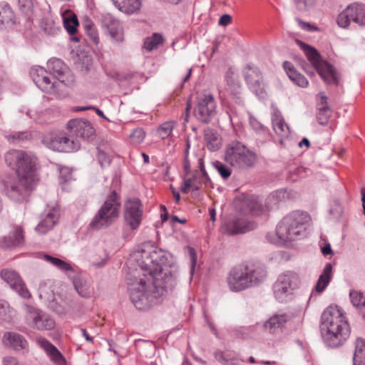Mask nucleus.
<instances>
[{
	"label": "nucleus",
	"mask_w": 365,
	"mask_h": 365,
	"mask_svg": "<svg viewBox=\"0 0 365 365\" xmlns=\"http://www.w3.org/2000/svg\"><path fill=\"white\" fill-rule=\"evenodd\" d=\"M267 277L263 266L240 264L233 267L227 277V283L232 292H238L262 283Z\"/></svg>",
	"instance_id": "nucleus-4"
},
{
	"label": "nucleus",
	"mask_w": 365,
	"mask_h": 365,
	"mask_svg": "<svg viewBox=\"0 0 365 365\" xmlns=\"http://www.w3.org/2000/svg\"><path fill=\"white\" fill-rule=\"evenodd\" d=\"M175 125H176L173 121H167L162 123L157 130L158 135L162 140L166 139L171 135Z\"/></svg>",
	"instance_id": "nucleus-45"
},
{
	"label": "nucleus",
	"mask_w": 365,
	"mask_h": 365,
	"mask_svg": "<svg viewBox=\"0 0 365 365\" xmlns=\"http://www.w3.org/2000/svg\"><path fill=\"white\" fill-rule=\"evenodd\" d=\"M297 8L300 11H307L314 6L317 0H294Z\"/></svg>",
	"instance_id": "nucleus-52"
},
{
	"label": "nucleus",
	"mask_w": 365,
	"mask_h": 365,
	"mask_svg": "<svg viewBox=\"0 0 365 365\" xmlns=\"http://www.w3.org/2000/svg\"><path fill=\"white\" fill-rule=\"evenodd\" d=\"M19 5L21 11L30 18L35 6L34 0H19Z\"/></svg>",
	"instance_id": "nucleus-50"
},
{
	"label": "nucleus",
	"mask_w": 365,
	"mask_h": 365,
	"mask_svg": "<svg viewBox=\"0 0 365 365\" xmlns=\"http://www.w3.org/2000/svg\"><path fill=\"white\" fill-rule=\"evenodd\" d=\"M254 223L243 217H229L224 223L225 231L229 235L245 233L255 228Z\"/></svg>",
	"instance_id": "nucleus-22"
},
{
	"label": "nucleus",
	"mask_w": 365,
	"mask_h": 365,
	"mask_svg": "<svg viewBox=\"0 0 365 365\" xmlns=\"http://www.w3.org/2000/svg\"><path fill=\"white\" fill-rule=\"evenodd\" d=\"M309 220V215L305 212L294 211L286 215L279 222L276 228L277 239L267 238L274 244L285 245L291 241L305 236L306 224Z\"/></svg>",
	"instance_id": "nucleus-5"
},
{
	"label": "nucleus",
	"mask_w": 365,
	"mask_h": 365,
	"mask_svg": "<svg viewBox=\"0 0 365 365\" xmlns=\"http://www.w3.org/2000/svg\"><path fill=\"white\" fill-rule=\"evenodd\" d=\"M115 7L128 14H132L140 10V0H111Z\"/></svg>",
	"instance_id": "nucleus-33"
},
{
	"label": "nucleus",
	"mask_w": 365,
	"mask_h": 365,
	"mask_svg": "<svg viewBox=\"0 0 365 365\" xmlns=\"http://www.w3.org/2000/svg\"><path fill=\"white\" fill-rule=\"evenodd\" d=\"M41 141L46 148L53 151L71 153L80 148L78 140L71 139L63 133H48L44 135Z\"/></svg>",
	"instance_id": "nucleus-10"
},
{
	"label": "nucleus",
	"mask_w": 365,
	"mask_h": 365,
	"mask_svg": "<svg viewBox=\"0 0 365 365\" xmlns=\"http://www.w3.org/2000/svg\"><path fill=\"white\" fill-rule=\"evenodd\" d=\"M47 68L59 83L70 87L75 83V76L68 67L59 58H51L47 63Z\"/></svg>",
	"instance_id": "nucleus-16"
},
{
	"label": "nucleus",
	"mask_w": 365,
	"mask_h": 365,
	"mask_svg": "<svg viewBox=\"0 0 365 365\" xmlns=\"http://www.w3.org/2000/svg\"><path fill=\"white\" fill-rule=\"evenodd\" d=\"M14 314V310L11 309L9 304L4 300H0V320L9 321Z\"/></svg>",
	"instance_id": "nucleus-47"
},
{
	"label": "nucleus",
	"mask_w": 365,
	"mask_h": 365,
	"mask_svg": "<svg viewBox=\"0 0 365 365\" xmlns=\"http://www.w3.org/2000/svg\"><path fill=\"white\" fill-rule=\"evenodd\" d=\"M300 46L308 60L324 81L329 84L338 85L339 76L336 69L329 63L322 61L314 48L302 42H300Z\"/></svg>",
	"instance_id": "nucleus-8"
},
{
	"label": "nucleus",
	"mask_w": 365,
	"mask_h": 365,
	"mask_svg": "<svg viewBox=\"0 0 365 365\" xmlns=\"http://www.w3.org/2000/svg\"><path fill=\"white\" fill-rule=\"evenodd\" d=\"M215 358L223 365H241V362L231 360L228 354L220 351L215 353Z\"/></svg>",
	"instance_id": "nucleus-51"
},
{
	"label": "nucleus",
	"mask_w": 365,
	"mask_h": 365,
	"mask_svg": "<svg viewBox=\"0 0 365 365\" xmlns=\"http://www.w3.org/2000/svg\"><path fill=\"white\" fill-rule=\"evenodd\" d=\"M287 197L284 190H278L273 192L267 199V203L270 206L277 205Z\"/></svg>",
	"instance_id": "nucleus-46"
},
{
	"label": "nucleus",
	"mask_w": 365,
	"mask_h": 365,
	"mask_svg": "<svg viewBox=\"0 0 365 365\" xmlns=\"http://www.w3.org/2000/svg\"><path fill=\"white\" fill-rule=\"evenodd\" d=\"M171 220L173 222H178L180 224H185L186 222L185 219H179L178 217L175 215L172 216Z\"/></svg>",
	"instance_id": "nucleus-64"
},
{
	"label": "nucleus",
	"mask_w": 365,
	"mask_h": 365,
	"mask_svg": "<svg viewBox=\"0 0 365 365\" xmlns=\"http://www.w3.org/2000/svg\"><path fill=\"white\" fill-rule=\"evenodd\" d=\"M257 159L255 153L240 141H232L225 148L224 160L236 170H245L252 168Z\"/></svg>",
	"instance_id": "nucleus-7"
},
{
	"label": "nucleus",
	"mask_w": 365,
	"mask_h": 365,
	"mask_svg": "<svg viewBox=\"0 0 365 365\" xmlns=\"http://www.w3.org/2000/svg\"><path fill=\"white\" fill-rule=\"evenodd\" d=\"M136 348L141 355L150 357L155 351V345L149 341L139 340L135 344Z\"/></svg>",
	"instance_id": "nucleus-42"
},
{
	"label": "nucleus",
	"mask_w": 365,
	"mask_h": 365,
	"mask_svg": "<svg viewBox=\"0 0 365 365\" xmlns=\"http://www.w3.org/2000/svg\"><path fill=\"white\" fill-rule=\"evenodd\" d=\"M163 36L155 33L151 36L147 37L144 41L143 48L148 51H151L158 48L160 44L163 43Z\"/></svg>",
	"instance_id": "nucleus-40"
},
{
	"label": "nucleus",
	"mask_w": 365,
	"mask_h": 365,
	"mask_svg": "<svg viewBox=\"0 0 365 365\" xmlns=\"http://www.w3.org/2000/svg\"><path fill=\"white\" fill-rule=\"evenodd\" d=\"M101 22L106 32L111 39L116 42L123 40V33L119 21L110 14H103L101 16Z\"/></svg>",
	"instance_id": "nucleus-20"
},
{
	"label": "nucleus",
	"mask_w": 365,
	"mask_h": 365,
	"mask_svg": "<svg viewBox=\"0 0 365 365\" xmlns=\"http://www.w3.org/2000/svg\"><path fill=\"white\" fill-rule=\"evenodd\" d=\"M36 341L37 344L44 350L50 360L55 365H67L65 357L48 339L39 336L36 338Z\"/></svg>",
	"instance_id": "nucleus-23"
},
{
	"label": "nucleus",
	"mask_w": 365,
	"mask_h": 365,
	"mask_svg": "<svg viewBox=\"0 0 365 365\" xmlns=\"http://www.w3.org/2000/svg\"><path fill=\"white\" fill-rule=\"evenodd\" d=\"M6 164L16 170L18 179L8 183L6 195L16 202L26 201L37 184L35 170L37 159L22 150H11L5 154Z\"/></svg>",
	"instance_id": "nucleus-2"
},
{
	"label": "nucleus",
	"mask_w": 365,
	"mask_h": 365,
	"mask_svg": "<svg viewBox=\"0 0 365 365\" xmlns=\"http://www.w3.org/2000/svg\"><path fill=\"white\" fill-rule=\"evenodd\" d=\"M16 19L11 6L5 3L0 4V30L13 29Z\"/></svg>",
	"instance_id": "nucleus-29"
},
{
	"label": "nucleus",
	"mask_w": 365,
	"mask_h": 365,
	"mask_svg": "<svg viewBox=\"0 0 365 365\" xmlns=\"http://www.w3.org/2000/svg\"><path fill=\"white\" fill-rule=\"evenodd\" d=\"M353 365H365V340L361 338L355 341Z\"/></svg>",
	"instance_id": "nucleus-35"
},
{
	"label": "nucleus",
	"mask_w": 365,
	"mask_h": 365,
	"mask_svg": "<svg viewBox=\"0 0 365 365\" xmlns=\"http://www.w3.org/2000/svg\"><path fill=\"white\" fill-rule=\"evenodd\" d=\"M296 21H297L299 26L303 30L311 31L317 29L314 26L311 25L309 23L304 22L298 18L296 19Z\"/></svg>",
	"instance_id": "nucleus-57"
},
{
	"label": "nucleus",
	"mask_w": 365,
	"mask_h": 365,
	"mask_svg": "<svg viewBox=\"0 0 365 365\" xmlns=\"http://www.w3.org/2000/svg\"><path fill=\"white\" fill-rule=\"evenodd\" d=\"M73 285L78 294L84 298H88L92 294V289L91 286L81 279H75Z\"/></svg>",
	"instance_id": "nucleus-41"
},
{
	"label": "nucleus",
	"mask_w": 365,
	"mask_h": 365,
	"mask_svg": "<svg viewBox=\"0 0 365 365\" xmlns=\"http://www.w3.org/2000/svg\"><path fill=\"white\" fill-rule=\"evenodd\" d=\"M216 114V102L210 93L201 94L197 98L194 115L202 123H207Z\"/></svg>",
	"instance_id": "nucleus-14"
},
{
	"label": "nucleus",
	"mask_w": 365,
	"mask_h": 365,
	"mask_svg": "<svg viewBox=\"0 0 365 365\" xmlns=\"http://www.w3.org/2000/svg\"><path fill=\"white\" fill-rule=\"evenodd\" d=\"M60 217V212L52 208L46 214L41 215V220L36 225L35 230L39 234H46L58 223Z\"/></svg>",
	"instance_id": "nucleus-24"
},
{
	"label": "nucleus",
	"mask_w": 365,
	"mask_h": 365,
	"mask_svg": "<svg viewBox=\"0 0 365 365\" xmlns=\"http://www.w3.org/2000/svg\"><path fill=\"white\" fill-rule=\"evenodd\" d=\"M351 302L360 312H365V297L361 292L352 290L349 293Z\"/></svg>",
	"instance_id": "nucleus-43"
},
{
	"label": "nucleus",
	"mask_w": 365,
	"mask_h": 365,
	"mask_svg": "<svg viewBox=\"0 0 365 365\" xmlns=\"http://www.w3.org/2000/svg\"><path fill=\"white\" fill-rule=\"evenodd\" d=\"M27 324L38 330H51L55 327L54 320L47 314L32 306L26 307Z\"/></svg>",
	"instance_id": "nucleus-15"
},
{
	"label": "nucleus",
	"mask_w": 365,
	"mask_h": 365,
	"mask_svg": "<svg viewBox=\"0 0 365 365\" xmlns=\"http://www.w3.org/2000/svg\"><path fill=\"white\" fill-rule=\"evenodd\" d=\"M290 317L286 313L272 315L264 324V329L270 334L282 333Z\"/></svg>",
	"instance_id": "nucleus-26"
},
{
	"label": "nucleus",
	"mask_w": 365,
	"mask_h": 365,
	"mask_svg": "<svg viewBox=\"0 0 365 365\" xmlns=\"http://www.w3.org/2000/svg\"><path fill=\"white\" fill-rule=\"evenodd\" d=\"M81 334H82V336L86 339V340L88 342H93V339L89 336V334H88V332L86 331V329H82L81 330Z\"/></svg>",
	"instance_id": "nucleus-62"
},
{
	"label": "nucleus",
	"mask_w": 365,
	"mask_h": 365,
	"mask_svg": "<svg viewBox=\"0 0 365 365\" xmlns=\"http://www.w3.org/2000/svg\"><path fill=\"white\" fill-rule=\"evenodd\" d=\"M67 128L72 136L84 140H91L95 135V129L91 123L83 119H72L67 123Z\"/></svg>",
	"instance_id": "nucleus-18"
},
{
	"label": "nucleus",
	"mask_w": 365,
	"mask_h": 365,
	"mask_svg": "<svg viewBox=\"0 0 365 365\" xmlns=\"http://www.w3.org/2000/svg\"><path fill=\"white\" fill-rule=\"evenodd\" d=\"M322 252L324 255H329V254H331L332 253V250L331 248V245L330 244H327L325 245L322 248Z\"/></svg>",
	"instance_id": "nucleus-61"
},
{
	"label": "nucleus",
	"mask_w": 365,
	"mask_h": 365,
	"mask_svg": "<svg viewBox=\"0 0 365 365\" xmlns=\"http://www.w3.org/2000/svg\"><path fill=\"white\" fill-rule=\"evenodd\" d=\"M193 160L189 158L187 155V150L185 151V158L183 162V169L186 175L190 173L191 171V164L193 163Z\"/></svg>",
	"instance_id": "nucleus-56"
},
{
	"label": "nucleus",
	"mask_w": 365,
	"mask_h": 365,
	"mask_svg": "<svg viewBox=\"0 0 365 365\" xmlns=\"http://www.w3.org/2000/svg\"><path fill=\"white\" fill-rule=\"evenodd\" d=\"M319 98L317 103L318 113L317 115V119L319 124L325 125L329 122L331 111L328 106V98L326 96L324 93H319Z\"/></svg>",
	"instance_id": "nucleus-30"
},
{
	"label": "nucleus",
	"mask_w": 365,
	"mask_h": 365,
	"mask_svg": "<svg viewBox=\"0 0 365 365\" xmlns=\"http://www.w3.org/2000/svg\"><path fill=\"white\" fill-rule=\"evenodd\" d=\"M250 124L253 130L257 133H267V129L264 127L256 118L253 116L250 117Z\"/></svg>",
	"instance_id": "nucleus-53"
},
{
	"label": "nucleus",
	"mask_w": 365,
	"mask_h": 365,
	"mask_svg": "<svg viewBox=\"0 0 365 365\" xmlns=\"http://www.w3.org/2000/svg\"><path fill=\"white\" fill-rule=\"evenodd\" d=\"M2 341L5 346H9L17 351H27L29 343L25 337L14 331L5 332Z\"/></svg>",
	"instance_id": "nucleus-25"
},
{
	"label": "nucleus",
	"mask_w": 365,
	"mask_h": 365,
	"mask_svg": "<svg viewBox=\"0 0 365 365\" xmlns=\"http://www.w3.org/2000/svg\"><path fill=\"white\" fill-rule=\"evenodd\" d=\"M0 274L1 279L9 284L11 288L15 290L22 297L29 298L30 297L29 290L26 289L25 284L16 272L4 269L1 272Z\"/></svg>",
	"instance_id": "nucleus-21"
},
{
	"label": "nucleus",
	"mask_w": 365,
	"mask_h": 365,
	"mask_svg": "<svg viewBox=\"0 0 365 365\" xmlns=\"http://www.w3.org/2000/svg\"><path fill=\"white\" fill-rule=\"evenodd\" d=\"M120 205V195L113 190L91 220L89 227L99 230L112 225L119 217Z\"/></svg>",
	"instance_id": "nucleus-6"
},
{
	"label": "nucleus",
	"mask_w": 365,
	"mask_h": 365,
	"mask_svg": "<svg viewBox=\"0 0 365 365\" xmlns=\"http://www.w3.org/2000/svg\"><path fill=\"white\" fill-rule=\"evenodd\" d=\"M242 210L245 214H251L252 215H258L261 212L262 208V205L255 199L246 198L242 202Z\"/></svg>",
	"instance_id": "nucleus-36"
},
{
	"label": "nucleus",
	"mask_w": 365,
	"mask_h": 365,
	"mask_svg": "<svg viewBox=\"0 0 365 365\" xmlns=\"http://www.w3.org/2000/svg\"><path fill=\"white\" fill-rule=\"evenodd\" d=\"M78 25V18L74 14L68 17L63 18V26L68 34L71 36L76 34Z\"/></svg>",
	"instance_id": "nucleus-44"
},
{
	"label": "nucleus",
	"mask_w": 365,
	"mask_h": 365,
	"mask_svg": "<svg viewBox=\"0 0 365 365\" xmlns=\"http://www.w3.org/2000/svg\"><path fill=\"white\" fill-rule=\"evenodd\" d=\"M243 76L250 89L257 96L264 93L262 76L257 67L247 65L243 69Z\"/></svg>",
	"instance_id": "nucleus-19"
},
{
	"label": "nucleus",
	"mask_w": 365,
	"mask_h": 365,
	"mask_svg": "<svg viewBox=\"0 0 365 365\" xmlns=\"http://www.w3.org/2000/svg\"><path fill=\"white\" fill-rule=\"evenodd\" d=\"M303 145H305L307 148H309L310 147V142L309 140L306 138H304L299 143V146L300 148H302Z\"/></svg>",
	"instance_id": "nucleus-63"
},
{
	"label": "nucleus",
	"mask_w": 365,
	"mask_h": 365,
	"mask_svg": "<svg viewBox=\"0 0 365 365\" xmlns=\"http://www.w3.org/2000/svg\"><path fill=\"white\" fill-rule=\"evenodd\" d=\"M143 214V207L138 198L128 199L125 202V211L123 214L124 226L128 227L130 233L123 232L125 239L133 237V234L141 225Z\"/></svg>",
	"instance_id": "nucleus-9"
},
{
	"label": "nucleus",
	"mask_w": 365,
	"mask_h": 365,
	"mask_svg": "<svg viewBox=\"0 0 365 365\" xmlns=\"http://www.w3.org/2000/svg\"><path fill=\"white\" fill-rule=\"evenodd\" d=\"M272 127L276 134L281 137H287L289 134V127L284 120L279 111L276 110L272 116Z\"/></svg>",
	"instance_id": "nucleus-34"
},
{
	"label": "nucleus",
	"mask_w": 365,
	"mask_h": 365,
	"mask_svg": "<svg viewBox=\"0 0 365 365\" xmlns=\"http://www.w3.org/2000/svg\"><path fill=\"white\" fill-rule=\"evenodd\" d=\"M30 75L35 84L43 91L49 94H57L58 87L61 83L51 78L48 71L43 67L31 69Z\"/></svg>",
	"instance_id": "nucleus-17"
},
{
	"label": "nucleus",
	"mask_w": 365,
	"mask_h": 365,
	"mask_svg": "<svg viewBox=\"0 0 365 365\" xmlns=\"http://www.w3.org/2000/svg\"><path fill=\"white\" fill-rule=\"evenodd\" d=\"M297 276L291 272L279 275L273 285V292L276 299L280 302L287 301L297 286Z\"/></svg>",
	"instance_id": "nucleus-13"
},
{
	"label": "nucleus",
	"mask_w": 365,
	"mask_h": 365,
	"mask_svg": "<svg viewBox=\"0 0 365 365\" xmlns=\"http://www.w3.org/2000/svg\"><path fill=\"white\" fill-rule=\"evenodd\" d=\"M332 278V265L326 264L322 273L320 274L314 291L319 294L323 292Z\"/></svg>",
	"instance_id": "nucleus-32"
},
{
	"label": "nucleus",
	"mask_w": 365,
	"mask_h": 365,
	"mask_svg": "<svg viewBox=\"0 0 365 365\" xmlns=\"http://www.w3.org/2000/svg\"><path fill=\"white\" fill-rule=\"evenodd\" d=\"M41 28L48 36H55L60 31V26L50 17H44L41 22Z\"/></svg>",
	"instance_id": "nucleus-38"
},
{
	"label": "nucleus",
	"mask_w": 365,
	"mask_h": 365,
	"mask_svg": "<svg viewBox=\"0 0 365 365\" xmlns=\"http://www.w3.org/2000/svg\"><path fill=\"white\" fill-rule=\"evenodd\" d=\"M99 161L101 165L103 166L104 164H108L110 163V158L105 153L102 152L99 154Z\"/></svg>",
	"instance_id": "nucleus-60"
},
{
	"label": "nucleus",
	"mask_w": 365,
	"mask_h": 365,
	"mask_svg": "<svg viewBox=\"0 0 365 365\" xmlns=\"http://www.w3.org/2000/svg\"><path fill=\"white\" fill-rule=\"evenodd\" d=\"M82 26L85 31L88 29H91V28L95 26L93 21L88 16H85L82 20Z\"/></svg>",
	"instance_id": "nucleus-58"
},
{
	"label": "nucleus",
	"mask_w": 365,
	"mask_h": 365,
	"mask_svg": "<svg viewBox=\"0 0 365 365\" xmlns=\"http://www.w3.org/2000/svg\"><path fill=\"white\" fill-rule=\"evenodd\" d=\"M212 165L224 180H227L230 177L232 170L223 163L217 160L212 163Z\"/></svg>",
	"instance_id": "nucleus-48"
},
{
	"label": "nucleus",
	"mask_w": 365,
	"mask_h": 365,
	"mask_svg": "<svg viewBox=\"0 0 365 365\" xmlns=\"http://www.w3.org/2000/svg\"><path fill=\"white\" fill-rule=\"evenodd\" d=\"M232 21V17L229 14L222 15L219 19V24L220 26H227Z\"/></svg>",
	"instance_id": "nucleus-59"
},
{
	"label": "nucleus",
	"mask_w": 365,
	"mask_h": 365,
	"mask_svg": "<svg viewBox=\"0 0 365 365\" xmlns=\"http://www.w3.org/2000/svg\"><path fill=\"white\" fill-rule=\"evenodd\" d=\"M205 140L211 151L217 150L220 148V140L217 134L211 129L205 130Z\"/></svg>",
	"instance_id": "nucleus-39"
},
{
	"label": "nucleus",
	"mask_w": 365,
	"mask_h": 365,
	"mask_svg": "<svg viewBox=\"0 0 365 365\" xmlns=\"http://www.w3.org/2000/svg\"><path fill=\"white\" fill-rule=\"evenodd\" d=\"M225 80L227 82L226 91L228 93L233 96V98L236 99V102L238 103H241V91L242 86L239 82L236 75L233 70L230 68L225 74Z\"/></svg>",
	"instance_id": "nucleus-28"
},
{
	"label": "nucleus",
	"mask_w": 365,
	"mask_h": 365,
	"mask_svg": "<svg viewBox=\"0 0 365 365\" xmlns=\"http://www.w3.org/2000/svg\"><path fill=\"white\" fill-rule=\"evenodd\" d=\"M194 160L197 164L199 170H195L191 178H185L184 180V183L181 187L180 190L185 194H187L190 190L192 192L199 190L202 184L210 185L212 183L211 180L205 169L202 157L200 155L195 154L194 155Z\"/></svg>",
	"instance_id": "nucleus-12"
},
{
	"label": "nucleus",
	"mask_w": 365,
	"mask_h": 365,
	"mask_svg": "<svg viewBox=\"0 0 365 365\" xmlns=\"http://www.w3.org/2000/svg\"><path fill=\"white\" fill-rule=\"evenodd\" d=\"M145 138V132L141 128H136L130 134V142L134 145L140 144Z\"/></svg>",
	"instance_id": "nucleus-49"
},
{
	"label": "nucleus",
	"mask_w": 365,
	"mask_h": 365,
	"mask_svg": "<svg viewBox=\"0 0 365 365\" xmlns=\"http://www.w3.org/2000/svg\"><path fill=\"white\" fill-rule=\"evenodd\" d=\"M43 259L46 262L58 269L59 270L64 272H73V267L71 264L66 261L62 260L59 258L51 256L49 255H44L43 257Z\"/></svg>",
	"instance_id": "nucleus-37"
},
{
	"label": "nucleus",
	"mask_w": 365,
	"mask_h": 365,
	"mask_svg": "<svg viewBox=\"0 0 365 365\" xmlns=\"http://www.w3.org/2000/svg\"><path fill=\"white\" fill-rule=\"evenodd\" d=\"M189 255L190 258V274L192 275L194 273L195 267L197 263V255L193 248H189Z\"/></svg>",
	"instance_id": "nucleus-55"
},
{
	"label": "nucleus",
	"mask_w": 365,
	"mask_h": 365,
	"mask_svg": "<svg viewBox=\"0 0 365 365\" xmlns=\"http://www.w3.org/2000/svg\"><path fill=\"white\" fill-rule=\"evenodd\" d=\"M283 68L286 71L289 78L297 86L306 88L309 82L307 79L301 73H299L294 68L293 64L289 61L283 63Z\"/></svg>",
	"instance_id": "nucleus-31"
},
{
	"label": "nucleus",
	"mask_w": 365,
	"mask_h": 365,
	"mask_svg": "<svg viewBox=\"0 0 365 365\" xmlns=\"http://www.w3.org/2000/svg\"><path fill=\"white\" fill-rule=\"evenodd\" d=\"M321 329L324 342L330 348L342 346L351 333L348 321L338 306H329L323 312Z\"/></svg>",
	"instance_id": "nucleus-3"
},
{
	"label": "nucleus",
	"mask_w": 365,
	"mask_h": 365,
	"mask_svg": "<svg viewBox=\"0 0 365 365\" xmlns=\"http://www.w3.org/2000/svg\"><path fill=\"white\" fill-rule=\"evenodd\" d=\"M24 240L21 227L15 226L8 235L0 237V248L7 249L19 246L24 242Z\"/></svg>",
	"instance_id": "nucleus-27"
},
{
	"label": "nucleus",
	"mask_w": 365,
	"mask_h": 365,
	"mask_svg": "<svg viewBox=\"0 0 365 365\" xmlns=\"http://www.w3.org/2000/svg\"><path fill=\"white\" fill-rule=\"evenodd\" d=\"M168 255L150 242L143 244L140 269L127 279L130 300L138 309L148 308L150 297L157 298L173 286L175 277L168 269Z\"/></svg>",
	"instance_id": "nucleus-1"
},
{
	"label": "nucleus",
	"mask_w": 365,
	"mask_h": 365,
	"mask_svg": "<svg viewBox=\"0 0 365 365\" xmlns=\"http://www.w3.org/2000/svg\"><path fill=\"white\" fill-rule=\"evenodd\" d=\"M85 31L94 44L97 45L99 43L98 32L96 26Z\"/></svg>",
	"instance_id": "nucleus-54"
},
{
	"label": "nucleus",
	"mask_w": 365,
	"mask_h": 365,
	"mask_svg": "<svg viewBox=\"0 0 365 365\" xmlns=\"http://www.w3.org/2000/svg\"><path fill=\"white\" fill-rule=\"evenodd\" d=\"M337 24L342 29H348L353 22L359 26H365V4L354 2L348 5L336 19Z\"/></svg>",
	"instance_id": "nucleus-11"
}]
</instances>
